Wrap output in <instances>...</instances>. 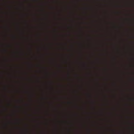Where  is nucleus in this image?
Segmentation results:
<instances>
[{
  "label": "nucleus",
  "instance_id": "6",
  "mask_svg": "<svg viewBox=\"0 0 134 134\" xmlns=\"http://www.w3.org/2000/svg\"><path fill=\"white\" fill-rule=\"evenodd\" d=\"M6 3V7L7 8H9L10 9L11 7L10 5L8 4V3H9V1L8 0H5Z\"/></svg>",
  "mask_w": 134,
  "mask_h": 134
},
{
  "label": "nucleus",
  "instance_id": "1",
  "mask_svg": "<svg viewBox=\"0 0 134 134\" xmlns=\"http://www.w3.org/2000/svg\"><path fill=\"white\" fill-rule=\"evenodd\" d=\"M5 61L6 63V68L7 70L5 71L7 75V82L8 83V77L10 76V73L9 71L8 70L10 66V65L9 64V63L10 62V60L8 58V57H7L5 58ZM10 85L8 84V83L5 86V89L7 92V95L6 96V98L7 99V102L6 106L5 108V110L6 112H7L8 111V107H10L11 105V104L10 102V100L8 99L7 94L9 92V87Z\"/></svg>",
  "mask_w": 134,
  "mask_h": 134
},
{
  "label": "nucleus",
  "instance_id": "2",
  "mask_svg": "<svg viewBox=\"0 0 134 134\" xmlns=\"http://www.w3.org/2000/svg\"><path fill=\"white\" fill-rule=\"evenodd\" d=\"M10 34V31H7L6 32L5 35V49H4V52L7 54L9 53V49L11 48V45L9 43L8 38Z\"/></svg>",
  "mask_w": 134,
  "mask_h": 134
},
{
  "label": "nucleus",
  "instance_id": "5",
  "mask_svg": "<svg viewBox=\"0 0 134 134\" xmlns=\"http://www.w3.org/2000/svg\"><path fill=\"white\" fill-rule=\"evenodd\" d=\"M8 116L7 115L6 118L7 120V122L5 124V127L7 131H8L9 129V125L11 124L10 121L8 120Z\"/></svg>",
  "mask_w": 134,
  "mask_h": 134
},
{
  "label": "nucleus",
  "instance_id": "4",
  "mask_svg": "<svg viewBox=\"0 0 134 134\" xmlns=\"http://www.w3.org/2000/svg\"><path fill=\"white\" fill-rule=\"evenodd\" d=\"M5 18L8 19L14 17L10 11L7 10L5 13Z\"/></svg>",
  "mask_w": 134,
  "mask_h": 134
},
{
  "label": "nucleus",
  "instance_id": "3",
  "mask_svg": "<svg viewBox=\"0 0 134 134\" xmlns=\"http://www.w3.org/2000/svg\"><path fill=\"white\" fill-rule=\"evenodd\" d=\"M2 0H1V25H3L2 22Z\"/></svg>",
  "mask_w": 134,
  "mask_h": 134
}]
</instances>
